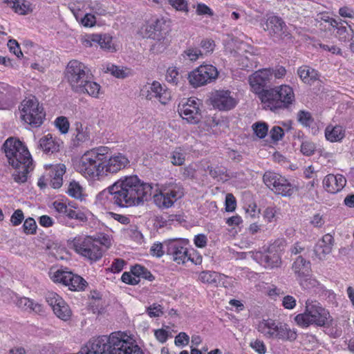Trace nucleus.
Returning a JSON list of instances; mask_svg holds the SVG:
<instances>
[{
  "mask_svg": "<svg viewBox=\"0 0 354 354\" xmlns=\"http://www.w3.org/2000/svg\"><path fill=\"white\" fill-rule=\"evenodd\" d=\"M77 170L89 177L115 174L130 167V160L122 153L112 154L107 147H100L85 153L76 165Z\"/></svg>",
  "mask_w": 354,
  "mask_h": 354,
  "instance_id": "obj_1",
  "label": "nucleus"
},
{
  "mask_svg": "<svg viewBox=\"0 0 354 354\" xmlns=\"http://www.w3.org/2000/svg\"><path fill=\"white\" fill-rule=\"evenodd\" d=\"M113 184V205L119 207L142 205L151 194V185L136 175L122 176Z\"/></svg>",
  "mask_w": 354,
  "mask_h": 354,
  "instance_id": "obj_2",
  "label": "nucleus"
},
{
  "mask_svg": "<svg viewBox=\"0 0 354 354\" xmlns=\"http://www.w3.org/2000/svg\"><path fill=\"white\" fill-rule=\"evenodd\" d=\"M10 165L15 169L12 174L14 181L18 184L28 180V174L33 169L32 159L26 145L19 140L8 138L2 146Z\"/></svg>",
  "mask_w": 354,
  "mask_h": 354,
  "instance_id": "obj_3",
  "label": "nucleus"
},
{
  "mask_svg": "<svg viewBox=\"0 0 354 354\" xmlns=\"http://www.w3.org/2000/svg\"><path fill=\"white\" fill-rule=\"evenodd\" d=\"M65 77L74 92L97 97L100 86L92 80L90 69L82 62L70 61L66 68Z\"/></svg>",
  "mask_w": 354,
  "mask_h": 354,
  "instance_id": "obj_4",
  "label": "nucleus"
},
{
  "mask_svg": "<svg viewBox=\"0 0 354 354\" xmlns=\"http://www.w3.org/2000/svg\"><path fill=\"white\" fill-rule=\"evenodd\" d=\"M257 329L268 339L293 342L297 337L296 330L290 328L287 324L270 318L263 319L258 324Z\"/></svg>",
  "mask_w": 354,
  "mask_h": 354,
  "instance_id": "obj_5",
  "label": "nucleus"
},
{
  "mask_svg": "<svg viewBox=\"0 0 354 354\" xmlns=\"http://www.w3.org/2000/svg\"><path fill=\"white\" fill-rule=\"evenodd\" d=\"M185 195V189L180 183L171 178L161 185L159 193L153 196L154 203L160 208H169Z\"/></svg>",
  "mask_w": 354,
  "mask_h": 354,
  "instance_id": "obj_6",
  "label": "nucleus"
},
{
  "mask_svg": "<svg viewBox=\"0 0 354 354\" xmlns=\"http://www.w3.org/2000/svg\"><path fill=\"white\" fill-rule=\"evenodd\" d=\"M67 245L77 254L87 259L91 263L99 261L103 255V250L95 243L90 236H77L67 241Z\"/></svg>",
  "mask_w": 354,
  "mask_h": 354,
  "instance_id": "obj_7",
  "label": "nucleus"
},
{
  "mask_svg": "<svg viewBox=\"0 0 354 354\" xmlns=\"http://www.w3.org/2000/svg\"><path fill=\"white\" fill-rule=\"evenodd\" d=\"M19 110L21 119L32 127H40L45 120L46 113L44 108L35 97L24 100Z\"/></svg>",
  "mask_w": 354,
  "mask_h": 354,
  "instance_id": "obj_8",
  "label": "nucleus"
},
{
  "mask_svg": "<svg viewBox=\"0 0 354 354\" xmlns=\"http://www.w3.org/2000/svg\"><path fill=\"white\" fill-rule=\"evenodd\" d=\"M188 241L185 239H169L165 240L166 254L178 264H184L187 261L194 262L195 264L201 263V257H198L194 261L191 254L188 253L186 245Z\"/></svg>",
  "mask_w": 354,
  "mask_h": 354,
  "instance_id": "obj_9",
  "label": "nucleus"
},
{
  "mask_svg": "<svg viewBox=\"0 0 354 354\" xmlns=\"http://www.w3.org/2000/svg\"><path fill=\"white\" fill-rule=\"evenodd\" d=\"M266 185L277 194L285 197L291 196L295 192V187L281 175L267 171L263 176Z\"/></svg>",
  "mask_w": 354,
  "mask_h": 354,
  "instance_id": "obj_10",
  "label": "nucleus"
},
{
  "mask_svg": "<svg viewBox=\"0 0 354 354\" xmlns=\"http://www.w3.org/2000/svg\"><path fill=\"white\" fill-rule=\"evenodd\" d=\"M266 26V28L264 29L268 31L270 36L274 42H292V35L281 17L275 15L269 17L267 19Z\"/></svg>",
  "mask_w": 354,
  "mask_h": 354,
  "instance_id": "obj_11",
  "label": "nucleus"
},
{
  "mask_svg": "<svg viewBox=\"0 0 354 354\" xmlns=\"http://www.w3.org/2000/svg\"><path fill=\"white\" fill-rule=\"evenodd\" d=\"M113 354H145L132 337L121 331L112 333Z\"/></svg>",
  "mask_w": 354,
  "mask_h": 354,
  "instance_id": "obj_12",
  "label": "nucleus"
},
{
  "mask_svg": "<svg viewBox=\"0 0 354 354\" xmlns=\"http://www.w3.org/2000/svg\"><path fill=\"white\" fill-rule=\"evenodd\" d=\"M218 75L217 68L211 64L201 65L188 73L190 85L198 88L214 82Z\"/></svg>",
  "mask_w": 354,
  "mask_h": 354,
  "instance_id": "obj_13",
  "label": "nucleus"
},
{
  "mask_svg": "<svg viewBox=\"0 0 354 354\" xmlns=\"http://www.w3.org/2000/svg\"><path fill=\"white\" fill-rule=\"evenodd\" d=\"M295 320L301 327H308L310 325L329 327L333 319L329 311H304L297 315Z\"/></svg>",
  "mask_w": 354,
  "mask_h": 354,
  "instance_id": "obj_14",
  "label": "nucleus"
},
{
  "mask_svg": "<svg viewBox=\"0 0 354 354\" xmlns=\"http://www.w3.org/2000/svg\"><path fill=\"white\" fill-rule=\"evenodd\" d=\"M51 278L53 281L62 283L73 291L84 290L88 285L87 281L80 275L63 270H57Z\"/></svg>",
  "mask_w": 354,
  "mask_h": 354,
  "instance_id": "obj_15",
  "label": "nucleus"
},
{
  "mask_svg": "<svg viewBox=\"0 0 354 354\" xmlns=\"http://www.w3.org/2000/svg\"><path fill=\"white\" fill-rule=\"evenodd\" d=\"M201 102L198 99L189 97L185 102L178 104V112L183 120L190 124H198L201 120L200 109Z\"/></svg>",
  "mask_w": 354,
  "mask_h": 354,
  "instance_id": "obj_16",
  "label": "nucleus"
},
{
  "mask_svg": "<svg viewBox=\"0 0 354 354\" xmlns=\"http://www.w3.org/2000/svg\"><path fill=\"white\" fill-rule=\"evenodd\" d=\"M272 73L270 69L264 68L259 70L249 76L248 82L252 91L259 95L266 88V86L270 83Z\"/></svg>",
  "mask_w": 354,
  "mask_h": 354,
  "instance_id": "obj_17",
  "label": "nucleus"
},
{
  "mask_svg": "<svg viewBox=\"0 0 354 354\" xmlns=\"http://www.w3.org/2000/svg\"><path fill=\"white\" fill-rule=\"evenodd\" d=\"M141 95L149 100L156 97L162 104H167L171 100L170 91L157 81H153L150 86L144 87L141 90Z\"/></svg>",
  "mask_w": 354,
  "mask_h": 354,
  "instance_id": "obj_18",
  "label": "nucleus"
},
{
  "mask_svg": "<svg viewBox=\"0 0 354 354\" xmlns=\"http://www.w3.org/2000/svg\"><path fill=\"white\" fill-rule=\"evenodd\" d=\"M252 258L260 265L268 269L278 268L281 263L280 254L267 248H263V251L254 252Z\"/></svg>",
  "mask_w": 354,
  "mask_h": 354,
  "instance_id": "obj_19",
  "label": "nucleus"
},
{
  "mask_svg": "<svg viewBox=\"0 0 354 354\" xmlns=\"http://www.w3.org/2000/svg\"><path fill=\"white\" fill-rule=\"evenodd\" d=\"M210 100L213 106L221 111L230 110L236 104L229 91H216L212 94Z\"/></svg>",
  "mask_w": 354,
  "mask_h": 354,
  "instance_id": "obj_20",
  "label": "nucleus"
},
{
  "mask_svg": "<svg viewBox=\"0 0 354 354\" xmlns=\"http://www.w3.org/2000/svg\"><path fill=\"white\" fill-rule=\"evenodd\" d=\"M277 95L278 93L276 86L274 88H267L261 93L258 97L261 102L263 109H269L274 112H277L278 104H283L282 102L277 101Z\"/></svg>",
  "mask_w": 354,
  "mask_h": 354,
  "instance_id": "obj_21",
  "label": "nucleus"
},
{
  "mask_svg": "<svg viewBox=\"0 0 354 354\" xmlns=\"http://www.w3.org/2000/svg\"><path fill=\"white\" fill-rule=\"evenodd\" d=\"M346 180L342 174H328L323 180L324 187L329 193L335 194L346 185Z\"/></svg>",
  "mask_w": 354,
  "mask_h": 354,
  "instance_id": "obj_22",
  "label": "nucleus"
},
{
  "mask_svg": "<svg viewBox=\"0 0 354 354\" xmlns=\"http://www.w3.org/2000/svg\"><path fill=\"white\" fill-rule=\"evenodd\" d=\"M277 92L278 95H277V101L282 102L281 104H278L277 110L286 109L290 107L291 104H292L293 102H295V94L293 92V89L288 86V85H281L279 86H276Z\"/></svg>",
  "mask_w": 354,
  "mask_h": 354,
  "instance_id": "obj_23",
  "label": "nucleus"
},
{
  "mask_svg": "<svg viewBox=\"0 0 354 354\" xmlns=\"http://www.w3.org/2000/svg\"><path fill=\"white\" fill-rule=\"evenodd\" d=\"M147 31L149 37L160 41L165 38L169 31V28L164 19H156L148 26Z\"/></svg>",
  "mask_w": 354,
  "mask_h": 354,
  "instance_id": "obj_24",
  "label": "nucleus"
},
{
  "mask_svg": "<svg viewBox=\"0 0 354 354\" xmlns=\"http://www.w3.org/2000/svg\"><path fill=\"white\" fill-rule=\"evenodd\" d=\"M334 245V238L330 234H326L323 236L322 239L319 240L314 247V252L315 255L322 259L326 254L331 252L333 246Z\"/></svg>",
  "mask_w": 354,
  "mask_h": 354,
  "instance_id": "obj_25",
  "label": "nucleus"
},
{
  "mask_svg": "<svg viewBox=\"0 0 354 354\" xmlns=\"http://www.w3.org/2000/svg\"><path fill=\"white\" fill-rule=\"evenodd\" d=\"M311 264L309 261L306 260L302 256H299L292 264V270L297 275L298 279L310 276Z\"/></svg>",
  "mask_w": 354,
  "mask_h": 354,
  "instance_id": "obj_26",
  "label": "nucleus"
},
{
  "mask_svg": "<svg viewBox=\"0 0 354 354\" xmlns=\"http://www.w3.org/2000/svg\"><path fill=\"white\" fill-rule=\"evenodd\" d=\"M90 39L87 42H89L91 46L92 45L91 42H93L99 44L101 48L109 52L116 50L112 43V37L109 34H93Z\"/></svg>",
  "mask_w": 354,
  "mask_h": 354,
  "instance_id": "obj_27",
  "label": "nucleus"
},
{
  "mask_svg": "<svg viewBox=\"0 0 354 354\" xmlns=\"http://www.w3.org/2000/svg\"><path fill=\"white\" fill-rule=\"evenodd\" d=\"M297 74L304 82L308 84H312L319 76L316 70L308 66L299 67L297 70Z\"/></svg>",
  "mask_w": 354,
  "mask_h": 354,
  "instance_id": "obj_28",
  "label": "nucleus"
},
{
  "mask_svg": "<svg viewBox=\"0 0 354 354\" xmlns=\"http://www.w3.org/2000/svg\"><path fill=\"white\" fill-rule=\"evenodd\" d=\"M39 147L45 153H54L59 151V145L55 141L51 134L39 140Z\"/></svg>",
  "mask_w": 354,
  "mask_h": 354,
  "instance_id": "obj_29",
  "label": "nucleus"
},
{
  "mask_svg": "<svg viewBox=\"0 0 354 354\" xmlns=\"http://www.w3.org/2000/svg\"><path fill=\"white\" fill-rule=\"evenodd\" d=\"M336 36L342 41H348L354 37V31L346 21L340 22L337 27Z\"/></svg>",
  "mask_w": 354,
  "mask_h": 354,
  "instance_id": "obj_30",
  "label": "nucleus"
},
{
  "mask_svg": "<svg viewBox=\"0 0 354 354\" xmlns=\"http://www.w3.org/2000/svg\"><path fill=\"white\" fill-rule=\"evenodd\" d=\"M46 300L53 310H62L67 306L65 301L56 292H48Z\"/></svg>",
  "mask_w": 354,
  "mask_h": 354,
  "instance_id": "obj_31",
  "label": "nucleus"
},
{
  "mask_svg": "<svg viewBox=\"0 0 354 354\" xmlns=\"http://www.w3.org/2000/svg\"><path fill=\"white\" fill-rule=\"evenodd\" d=\"M344 129L342 126H335L332 129L328 127L325 130L326 138L330 142H338L344 138Z\"/></svg>",
  "mask_w": 354,
  "mask_h": 354,
  "instance_id": "obj_32",
  "label": "nucleus"
},
{
  "mask_svg": "<svg viewBox=\"0 0 354 354\" xmlns=\"http://www.w3.org/2000/svg\"><path fill=\"white\" fill-rule=\"evenodd\" d=\"M131 272L133 275L137 277L138 279L142 277L149 281H152L155 279L154 276L151 272L145 266L140 264H136L131 268Z\"/></svg>",
  "mask_w": 354,
  "mask_h": 354,
  "instance_id": "obj_33",
  "label": "nucleus"
},
{
  "mask_svg": "<svg viewBox=\"0 0 354 354\" xmlns=\"http://www.w3.org/2000/svg\"><path fill=\"white\" fill-rule=\"evenodd\" d=\"M75 138L73 140L74 145L77 146L82 142H84L90 139L88 133L86 129L84 130L82 124L80 122H75Z\"/></svg>",
  "mask_w": 354,
  "mask_h": 354,
  "instance_id": "obj_34",
  "label": "nucleus"
},
{
  "mask_svg": "<svg viewBox=\"0 0 354 354\" xmlns=\"http://www.w3.org/2000/svg\"><path fill=\"white\" fill-rule=\"evenodd\" d=\"M220 274L214 271H203L199 274V279L203 283L217 286L220 281Z\"/></svg>",
  "mask_w": 354,
  "mask_h": 354,
  "instance_id": "obj_35",
  "label": "nucleus"
},
{
  "mask_svg": "<svg viewBox=\"0 0 354 354\" xmlns=\"http://www.w3.org/2000/svg\"><path fill=\"white\" fill-rule=\"evenodd\" d=\"M5 2L19 15H26L31 11L29 3H21L19 0H5Z\"/></svg>",
  "mask_w": 354,
  "mask_h": 354,
  "instance_id": "obj_36",
  "label": "nucleus"
},
{
  "mask_svg": "<svg viewBox=\"0 0 354 354\" xmlns=\"http://www.w3.org/2000/svg\"><path fill=\"white\" fill-rule=\"evenodd\" d=\"M113 184L109 186L107 188L100 192L96 196L97 200L101 204H105L106 202H110L113 204Z\"/></svg>",
  "mask_w": 354,
  "mask_h": 354,
  "instance_id": "obj_37",
  "label": "nucleus"
},
{
  "mask_svg": "<svg viewBox=\"0 0 354 354\" xmlns=\"http://www.w3.org/2000/svg\"><path fill=\"white\" fill-rule=\"evenodd\" d=\"M297 120L305 127H310L315 122L312 114L304 110H301L297 113Z\"/></svg>",
  "mask_w": 354,
  "mask_h": 354,
  "instance_id": "obj_38",
  "label": "nucleus"
},
{
  "mask_svg": "<svg viewBox=\"0 0 354 354\" xmlns=\"http://www.w3.org/2000/svg\"><path fill=\"white\" fill-rule=\"evenodd\" d=\"M254 134L261 139L266 138L268 132V124L265 122H257L252 126Z\"/></svg>",
  "mask_w": 354,
  "mask_h": 354,
  "instance_id": "obj_39",
  "label": "nucleus"
},
{
  "mask_svg": "<svg viewBox=\"0 0 354 354\" xmlns=\"http://www.w3.org/2000/svg\"><path fill=\"white\" fill-rule=\"evenodd\" d=\"M15 303L17 307L24 310H35V308L40 307L38 304L25 297L17 298Z\"/></svg>",
  "mask_w": 354,
  "mask_h": 354,
  "instance_id": "obj_40",
  "label": "nucleus"
},
{
  "mask_svg": "<svg viewBox=\"0 0 354 354\" xmlns=\"http://www.w3.org/2000/svg\"><path fill=\"white\" fill-rule=\"evenodd\" d=\"M149 252L150 254L153 257H156V258L162 257L165 254H166L165 241L162 243H154L150 248Z\"/></svg>",
  "mask_w": 354,
  "mask_h": 354,
  "instance_id": "obj_41",
  "label": "nucleus"
},
{
  "mask_svg": "<svg viewBox=\"0 0 354 354\" xmlns=\"http://www.w3.org/2000/svg\"><path fill=\"white\" fill-rule=\"evenodd\" d=\"M181 78L182 75L178 73L176 67H169L167 69L166 80L168 82L177 85L180 82Z\"/></svg>",
  "mask_w": 354,
  "mask_h": 354,
  "instance_id": "obj_42",
  "label": "nucleus"
},
{
  "mask_svg": "<svg viewBox=\"0 0 354 354\" xmlns=\"http://www.w3.org/2000/svg\"><path fill=\"white\" fill-rule=\"evenodd\" d=\"M207 171H208L209 176L215 179L222 180L223 176H227L225 168L221 167L207 166Z\"/></svg>",
  "mask_w": 354,
  "mask_h": 354,
  "instance_id": "obj_43",
  "label": "nucleus"
},
{
  "mask_svg": "<svg viewBox=\"0 0 354 354\" xmlns=\"http://www.w3.org/2000/svg\"><path fill=\"white\" fill-rule=\"evenodd\" d=\"M66 193L71 197L80 198L82 196V187L75 180L70 182Z\"/></svg>",
  "mask_w": 354,
  "mask_h": 354,
  "instance_id": "obj_44",
  "label": "nucleus"
},
{
  "mask_svg": "<svg viewBox=\"0 0 354 354\" xmlns=\"http://www.w3.org/2000/svg\"><path fill=\"white\" fill-rule=\"evenodd\" d=\"M23 231L26 234H35L37 232V224L34 218L29 217L24 221Z\"/></svg>",
  "mask_w": 354,
  "mask_h": 354,
  "instance_id": "obj_45",
  "label": "nucleus"
},
{
  "mask_svg": "<svg viewBox=\"0 0 354 354\" xmlns=\"http://www.w3.org/2000/svg\"><path fill=\"white\" fill-rule=\"evenodd\" d=\"M55 124L62 133L65 134L68 133L70 124L66 117L59 116L57 118L55 121Z\"/></svg>",
  "mask_w": 354,
  "mask_h": 354,
  "instance_id": "obj_46",
  "label": "nucleus"
},
{
  "mask_svg": "<svg viewBox=\"0 0 354 354\" xmlns=\"http://www.w3.org/2000/svg\"><path fill=\"white\" fill-rule=\"evenodd\" d=\"M89 8L95 15L104 16L106 14L105 7L99 1H91L89 3Z\"/></svg>",
  "mask_w": 354,
  "mask_h": 354,
  "instance_id": "obj_47",
  "label": "nucleus"
},
{
  "mask_svg": "<svg viewBox=\"0 0 354 354\" xmlns=\"http://www.w3.org/2000/svg\"><path fill=\"white\" fill-rule=\"evenodd\" d=\"M315 149V145L313 142L305 140L301 145V152L304 156H310L313 155Z\"/></svg>",
  "mask_w": 354,
  "mask_h": 354,
  "instance_id": "obj_48",
  "label": "nucleus"
},
{
  "mask_svg": "<svg viewBox=\"0 0 354 354\" xmlns=\"http://www.w3.org/2000/svg\"><path fill=\"white\" fill-rule=\"evenodd\" d=\"M88 297L91 299V304L96 306V310H99V308L102 310L103 307L102 298V294L99 291L96 290L91 291Z\"/></svg>",
  "mask_w": 354,
  "mask_h": 354,
  "instance_id": "obj_49",
  "label": "nucleus"
},
{
  "mask_svg": "<svg viewBox=\"0 0 354 354\" xmlns=\"http://www.w3.org/2000/svg\"><path fill=\"white\" fill-rule=\"evenodd\" d=\"M202 55L201 50L196 48H189L185 50L182 56L187 57L190 61H196L198 59L199 56Z\"/></svg>",
  "mask_w": 354,
  "mask_h": 354,
  "instance_id": "obj_50",
  "label": "nucleus"
},
{
  "mask_svg": "<svg viewBox=\"0 0 354 354\" xmlns=\"http://www.w3.org/2000/svg\"><path fill=\"white\" fill-rule=\"evenodd\" d=\"M286 245V241L283 238H279L276 239L272 244H270L267 248L274 251V252H280L284 249Z\"/></svg>",
  "mask_w": 354,
  "mask_h": 354,
  "instance_id": "obj_51",
  "label": "nucleus"
},
{
  "mask_svg": "<svg viewBox=\"0 0 354 354\" xmlns=\"http://www.w3.org/2000/svg\"><path fill=\"white\" fill-rule=\"evenodd\" d=\"M299 280L300 285L305 289H310L319 285L318 281L311 277H301Z\"/></svg>",
  "mask_w": 354,
  "mask_h": 354,
  "instance_id": "obj_52",
  "label": "nucleus"
},
{
  "mask_svg": "<svg viewBox=\"0 0 354 354\" xmlns=\"http://www.w3.org/2000/svg\"><path fill=\"white\" fill-rule=\"evenodd\" d=\"M66 216L69 218L76 219L81 222H86L88 220L87 216L83 212L80 210L73 209L71 208L68 211Z\"/></svg>",
  "mask_w": 354,
  "mask_h": 354,
  "instance_id": "obj_53",
  "label": "nucleus"
},
{
  "mask_svg": "<svg viewBox=\"0 0 354 354\" xmlns=\"http://www.w3.org/2000/svg\"><path fill=\"white\" fill-rule=\"evenodd\" d=\"M8 46L11 53L15 54L17 58H21L23 57V53L21 50L19 43L17 40L11 39L8 41Z\"/></svg>",
  "mask_w": 354,
  "mask_h": 354,
  "instance_id": "obj_54",
  "label": "nucleus"
},
{
  "mask_svg": "<svg viewBox=\"0 0 354 354\" xmlns=\"http://www.w3.org/2000/svg\"><path fill=\"white\" fill-rule=\"evenodd\" d=\"M270 136L274 142H278L283 138L284 131L279 126H274L270 131Z\"/></svg>",
  "mask_w": 354,
  "mask_h": 354,
  "instance_id": "obj_55",
  "label": "nucleus"
},
{
  "mask_svg": "<svg viewBox=\"0 0 354 354\" xmlns=\"http://www.w3.org/2000/svg\"><path fill=\"white\" fill-rule=\"evenodd\" d=\"M66 172V166L63 164H59L54 166L50 171V176L53 178H63V175Z\"/></svg>",
  "mask_w": 354,
  "mask_h": 354,
  "instance_id": "obj_56",
  "label": "nucleus"
},
{
  "mask_svg": "<svg viewBox=\"0 0 354 354\" xmlns=\"http://www.w3.org/2000/svg\"><path fill=\"white\" fill-rule=\"evenodd\" d=\"M106 72H109L111 75L118 78H124L127 77V73L122 69L113 64L107 66Z\"/></svg>",
  "mask_w": 354,
  "mask_h": 354,
  "instance_id": "obj_57",
  "label": "nucleus"
},
{
  "mask_svg": "<svg viewBox=\"0 0 354 354\" xmlns=\"http://www.w3.org/2000/svg\"><path fill=\"white\" fill-rule=\"evenodd\" d=\"M80 23L84 27H93L96 24V19L94 15L86 13L82 17Z\"/></svg>",
  "mask_w": 354,
  "mask_h": 354,
  "instance_id": "obj_58",
  "label": "nucleus"
},
{
  "mask_svg": "<svg viewBox=\"0 0 354 354\" xmlns=\"http://www.w3.org/2000/svg\"><path fill=\"white\" fill-rule=\"evenodd\" d=\"M126 264V261L122 259H115L112 262L111 267L109 268L113 273L120 272Z\"/></svg>",
  "mask_w": 354,
  "mask_h": 354,
  "instance_id": "obj_59",
  "label": "nucleus"
},
{
  "mask_svg": "<svg viewBox=\"0 0 354 354\" xmlns=\"http://www.w3.org/2000/svg\"><path fill=\"white\" fill-rule=\"evenodd\" d=\"M24 219L23 211L20 209L15 210L10 217V222L13 226H17Z\"/></svg>",
  "mask_w": 354,
  "mask_h": 354,
  "instance_id": "obj_60",
  "label": "nucleus"
},
{
  "mask_svg": "<svg viewBox=\"0 0 354 354\" xmlns=\"http://www.w3.org/2000/svg\"><path fill=\"white\" fill-rule=\"evenodd\" d=\"M225 210L233 212L236 209V201L232 194H227L225 196Z\"/></svg>",
  "mask_w": 354,
  "mask_h": 354,
  "instance_id": "obj_61",
  "label": "nucleus"
},
{
  "mask_svg": "<svg viewBox=\"0 0 354 354\" xmlns=\"http://www.w3.org/2000/svg\"><path fill=\"white\" fill-rule=\"evenodd\" d=\"M189 337L184 332L178 333L174 340L175 345L177 346H186L189 344Z\"/></svg>",
  "mask_w": 354,
  "mask_h": 354,
  "instance_id": "obj_62",
  "label": "nucleus"
},
{
  "mask_svg": "<svg viewBox=\"0 0 354 354\" xmlns=\"http://www.w3.org/2000/svg\"><path fill=\"white\" fill-rule=\"evenodd\" d=\"M131 274V272H124L121 277L122 281L129 285L138 284L140 282V279L134 275L132 277Z\"/></svg>",
  "mask_w": 354,
  "mask_h": 354,
  "instance_id": "obj_63",
  "label": "nucleus"
},
{
  "mask_svg": "<svg viewBox=\"0 0 354 354\" xmlns=\"http://www.w3.org/2000/svg\"><path fill=\"white\" fill-rule=\"evenodd\" d=\"M250 346L259 354H265L266 352V347L262 340L256 339L251 342Z\"/></svg>",
  "mask_w": 354,
  "mask_h": 354,
  "instance_id": "obj_64",
  "label": "nucleus"
}]
</instances>
